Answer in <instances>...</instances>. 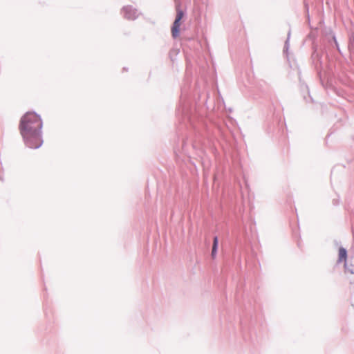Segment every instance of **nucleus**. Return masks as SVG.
Here are the masks:
<instances>
[{
    "mask_svg": "<svg viewBox=\"0 0 354 354\" xmlns=\"http://www.w3.org/2000/svg\"><path fill=\"white\" fill-rule=\"evenodd\" d=\"M41 120L32 112L26 113L21 119L20 133L28 147L32 149L39 147L42 144L41 129Z\"/></svg>",
    "mask_w": 354,
    "mask_h": 354,
    "instance_id": "nucleus-1",
    "label": "nucleus"
},
{
    "mask_svg": "<svg viewBox=\"0 0 354 354\" xmlns=\"http://www.w3.org/2000/svg\"><path fill=\"white\" fill-rule=\"evenodd\" d=\"M184 16V13L183 10H180V6H176V16L175 21L173 24V26L171 28V35L172 37L176 38L178 37L180 33V21Z\"/></svg>",
    "mask_w": 354,
    "mask_h": 354,
    "instance_id": "nucleus-2",
    "label": "nucleus"
},
{
    "mask_svg": "<svg viewBox=\"0 0 354 354\" xmlns=\"http://www.w3.org/2000/svg\"><path fill=\"white\" fill-rule=\"evenodd\" d=\"M346 259H347V252L346 250L343 248H340L339 249V252H338V261H344L346 262Z\"/></svg>",
    "mask_w": 354,
    "mask_h": 354,
    "instance_id": "nucleus-3",
    "label": "nucleus"
},
{
    "mask_svg": "<svg viewBox=\"0 0 354 354\" xmlns=\"http://www.w3.org/2000/svg\"><path fill=\"white\" fill-rule=\"evenodd\" d=\"M217 248H218V238H217V236H215L213 240V245H212V257L213 259H214L216 257Z\"/></svg>",
    "mask_w": 354,
    "mask_h": 354,
    "instance_id": "nucleus-4",
    "label": "nucleus"
}]
</instances>
